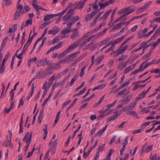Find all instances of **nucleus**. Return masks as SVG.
<instances>
[{
    "label": "nucleus",
    "mask_w": 160,
    "mask_h": 160,
    "mask_svg": "<svg viewBox=\"0 0 160 160\" xmlns=\"http://www.w3.org/2000/svg\"><path fill=\"white\" fill-rule=\"evenodd\" d=\"M69 7H67L65 9L62 11L61 12L57 14H48L44 16V20L45 21H47L53 18L55 16H62L68 10Z\"/></svg>",
    "instance_id": "nucleus-1"
},
{
    "label": "nucleus",
    "mask_w": 160,
    "mask_h": 160,
    "mask_svg": "<svg viewBox=\"0 0 160 160\" xmlns=\"http://www.w3.org/2000/svg\"><path fill=\"white\" fill-rule=\"evenodd\" d=\"M61 66L59 63H57L54 64L53 67L51 69L47 68L45 70L43 73L46 77L47 76H49L51 74L52 71V69H58L60 68Z\"/></svg>",
    "instance_id": "nucleus-2"
},
{
    "label": "nucleus",
    "mask_w": 160,
    "mask_h": 160,
    "mask_svg": "<svg viewBox=\"0 0 160 160\" xmlns=\"http://www.w3.org/2000/svg\"><path fill=\"white\" fill-rule=\"evenodd\" d=\"M93 32H93L92 31H91L88 32L87 33L84 34L82 37L79 38L78 40L72 43V44L75 48H77L78 46L79 43L81 42V41L83 40L85 38L88 37V36L91 35Z\"/></svg>",
    "instance_id": "nucleus-3"
},
{
    "label": "nucleus",
    "mask_w": 160,
    "mask_h": 160,
    "mask_svg": "<svg viewBox=\"0 0 160 160\" xmlns=\"http://www.w3.org/2000/svg\"><path fill=\"white\" fill-rule=\"evenodd\" d=\"M114 109H112L110 111L108 108H107L105 110H101L99 112V113L100 114L99 117H98V119H99L101 118H104L109 114L111 113V112H113Z\"/></svg>",
    "instance_id": "nucleus-4"
},
{
    "label": "nucleus",
    "mask_w": 160,
    "mask_h": 160,
    "mask_svg": "<svg viewBox=\"0 0 160 160\" xmlns=\"http://www.w3.org/2000/svg\"><path fill=\"white\" fill-rule=\"evenodd\" d=\"M73 12L72 9H70L69 10L67 13L62 18V20L64 21L63 23V24H65L66 22H69V21H70V19L71 18V17L73 15Z\"/></svg>",
    "instance_id": "nucleus-5"
},
{
    "label": "nucleus",
    "mask_w": 160,
    "mask_h": 160,
    "mask_svg": "<svg viewBox=\"0 0 160 160\" xmlns=\"http://www.w3.org/2000/svg\"><path fill=\"white\" fill-rule=\"evenodd\" d=\"M16 7L17 10L14 14V20H17L18 18L23 9V6L21 4L17 5Z\"/></svg>",
    "instance_id": "nucleus-6"
},
{
    "label": "nucleus",
    "mask_w": 160,
    "mask_h": 160,
    "mask_svg": "<svg viewBox=\"0 0 160 160\" xmlns=\"http://www.w3.org/2000/svg\"><path fill=\"white\" fill-rule=\"evenodd\" d=\"M147 43H148V42H143L141 44V46L138 49H135L133 50L131 52V53H132V54H133L134 53V52H135L139 51V50L142 49V48H143V52H142L143 53L144 52V50L145 49H147L148 48H149L151 46V44L147 45Z\"/></svg>",
    "instance_id": "nucleus-7"
},
{
    "label": "nucleus",
    "mask_w": 160,
    "mask_h": 160,
    "mask_svg": "<svg viewBox=\"0 0 160 160\" xmlns=\"http://www.w3.org/2000/svg\"><path fill=\"white\" fill-rule=\"evenodd\" d=\"M75 48H76L72 44L65 51L59 54L58 56V58H60L63 57L67 55V54L70 52L74 49Z\"/></svg>",
    "instance_id": "nucleus-8"
},
{
    "label": "nucleus",
    "mask_w": 160,
    "mask_h": 160,
    "mask_svg": "<svg viewBox=\"0 0 160 160\" xmlns=\"http://www.w3.org/2000/svg\"><path fill=\"white\" fill-rule=\"evenodd\" d=\"M32 133H30L28 132L26 133L23 139V141L25 142L26 144L30 145V144L32 138Z\"/></svg>",
    "instance_id": "nucleus-9"
},
{
    "label": "nucleus",
    "mask_w": 160,
    "mask_h": 160,
    "mask_svg": "<svg viewBox=\"0 0 160 160\" xmlns=\"http://www.w3.org/2000/svg\"><path fill=\"white\" fill-rule=\"evenodd\" d=\"M152 3V1H149L145 4L142 7L139 8L137 11V14H139L145 10H146Z\"/></svg>",
    "instance_id": "nucleus-10"
},
{
    "label": "nucleus",
    "mask_w": 160,
    "mask_h": 160,
    "mask_svg": "<svg viewBox=\"0 0 160 160\" xmlns=\"http://www.w3.org/2000/svg\"><path fill=\"white\" fill-rule=\"evenodd\" d=\"M147 144L146 143L142 147V151L140 152L141 155H142V154L143 152L147 153L151 151L153 147V145H150L147 147Z\"/></svg>",
    "instance_id": "nucleus-11"
},
{
    "label": "nucleus",
    "mask_w": 160,
    "mask_h": 160,
    "mask_svg": "<svg viewBox=\"0 0 160 160\" xmlns=\"http://www.w3.org/2000/svg\"><path fill=\"white\" fill-rule=\"evenodd\" d=\"M148 31V28H145L141 29L139 31L138 33V38L140 39L143 38H146V33Z\"/></svg>",
    "instance_id": "nucleus-12"
},
{
    "label": "nucleus",
    "mask_w": 160,
    "mask_h": 160,
    "mask_svg": "<svg viewBox=\"0 0 160 160\" xmlns=\"http://www.w3.org/2000/svg\"><path fill=\"white\" fill-rule=\"evenodd\" d=\"M148 61V60L144 62H143L140 66L139 68L138 69H137L136 70H135V71H133L132 72L131 74L132 75H135L138 73L140 72H142L144 70L146 69V68H145V67L144 65V64L145 63H146L147 61Z\"/></svg>",
    "instance_id": "nucleus-13"
},
{
    "label": "nucleus",
    "mask_w": 160,
    "mask_h": 160,
    "mask_svg": "<svg viewBox=\"0 0 160 160\" xmlns=\"http://www.w3.org/2000/svg\"><path fill=\"white\" fill-rule=\"evenodd\" d=\"M79 19V18L78 16L71 17L70 21L67 23V25L68 27L71 26L76 21H78Z\"/></svg>",
    "instance_id": "nucleus-14"
},
{
    "label": "nucleus",
    "mask_w": 160,
    "mask_h": 160,
    "mask_svg": "<svg viewBox=\"0 0 160 160\" xmlns=\"http://www.w3.org/2000/svg\"><path fill=\"white\" fill-rule=\"evenodd\" d=\"M135 11V9H131L129 10V11H128L126 12L123 15L121 16H120V18L121 20L125 21L127 20V18L126 17L131 13L132 12H134Z\"/></svg>",
    "instance_id": "nucleus-15"
},
{
    "label": "nucleus",
    "mask_w": 160,
    "mask_h": 160,
    "mask_svg": "<svg viewBox=\"0 0 160 160\" xmlns=\"http://www.w3.org/2000/svg\"><path fill=\"white\" fill-rule=\"evenodd\" d=\"M97 11V10H95L92 12L88 14L85 18V21L87 22H88L91 20L93 17L96 14Z\"/></svg>",
    "instance_id": "nucleus-16"
},
{
    "label": "nucleus",
    "mask_w": 160,
    "mask_h": 160,
    "mask_svg": "<svg viewBox=\"0 0 160 160\" xmlns=\"http://www.w3.org/2000/svg\"><path fill=\"white\" fill-rule=\"evenodd\" d=\"M47 61L46 58L39 60L37 62L36 64L38 67L44 66L47 64Z\"/></svg>",
    "instance_id": "nucleus-17"
},
{
    "label": "nucleus",
    "mask_w": 160,
    "mask_h": 160,
    "mask_svg": "<svg viewBox=\"0 0 160 160\" xmlns=\"http://www.w3.org/2000/svg\"><path fill=\"white\" fill-rule=\"evenodd\" d=\"M79 33L78 29L77 28H75L73 31L70 38L73 40H74L75 38H78L79 37Z\"/></svg>",
    "instance_id": "nucleus-18"
},
{
    "label": "nucleus",
    "mask_w": 160,
    "mask_h": 160,
    "mask_svg": "<svg viewBox=\"0 0 160 160\" xmlns=\"http://www.w3.org/2000/svg\"><path fill=\"white\" fill-rule=\"evenodd\" d=\"M32 18H31L27 20L26 23L24 22L22 23L21 26V30H22L25 27H28L29 25H31L32 23Z\"/></svg>",
    "instance_id": "nucleus-19"
},
{
    "label": "nucleus",
    "mask_w": 160,
    "mask_h": 160,
    "mask_svg": "<svg viewBox=\"0 0 160 160\" xmlns=\"http://www.w3.org/2000/svg\"><path fill=\"white\" fill-rule=\"evenodd\" d=\"M57 139L54 140L50 148V150L51 151V152H52V154H54L55 153L57 144Z\"/></svg>",
    "instance_id": "nucleus-20"
},
{
    "label": "nucleus",
    "mask_w": 160,
    "mask_h": 160,
    "mask_svg": "<svg viewBox=\"0 0 160 160\" xmlns=\"http://www.w3.org/2000/svg\"><path fill=\"white\" fill-rule=\"evenodd\" d=\"M61 30L60 28L58 27H56L53 28L52 30H50L48 32L49 34L52 35H55Z\"/></svg>",
    "instance_id": "nucleus-21"
},
{
    "label": "nucleus",
    "mask_w": 160,
    "mask_h": 160,
    "mask_svg": "<svg viewBox=\"0 0 160 160\" xmlns=\"http://www.w3.org/2000/svg\"><path fill=\"white\" fill-rule=\"evenodd\" d=\"M46 77L44 73L42 72H39L37 74L36 76L32 78V80L36 79H41L45 78Z\"/></svg>",
    "instance_id": "nucleus-22"
},
{
    "label": "nucleus",
    "mask_w": 160,
    "mask_h": 160,
    "mask_svg": "<svg viewBox=\"0 0 160 160\" xmlns=\"http://www.w3.org/2000/svg\"><path fill=\"white\" fill-rule=\"evenodd\" d=\"M124 38V36H123L117 39H115L114 41L112 42V46L115 48V46L122 41Z\"/></svg>",
    "instance_id": "nucleus-23"
},
{
    "label": "nucleus",
    "mask_w": 160,
    "mask_h": 160,
    "mask_svg": "<svg viewBox=\"0 0 160 160\" xmlns=\"http://www.w3.org/2000/svg\"><path fill=\"white\" fill-rule=\"evenodd\" d=\"M92 39L93 38L91 36L87 39H84L82 41V42L80 44V47L81 48L82 47Z\"/></svg>",
    "instance_id": "nucleus-24"
},
{
    "label": "nucleus",
    "mask_w": 160,
    "mask_h": 160,
    "mask_svg": "<svg viewBox=\"0 0 160 160\" xmlns=\"http://www.w3.org/2000/svg\"><path fill=\"white\" fill-rule=\"evenodd\" d=\"M128 61H127L124 62H121L119 63L117 67V69L119 70H122L128 64Z\"/></svg>",
    "instance_id": "nucleus-25"
},
{
    "label": "nucleus",
    "mask_w": 160,
    "mask_h": 160,
    "mask_svg": "<svg viewBox=\"0 0 160 160\" xmlns=\"http://www.w3.org/2000/svg\"><path fill=\"white\" fill-rule=\"evenodd\" d=\"M111 38H108L102 40L99 43V46L100 47L105 45L108 44L110 41Z\"/></svg>",
    "instance_id": "nucleus-26"
},
{
    "label": "nucleus",
    "mask_w": 160,
    "mask_h": 160,
    "mask_svg": "<svg viewBox=\"0 0 160 160\" xmlns=\"http://www.w3.org/2000/svg\"><path fill=\"white\" fill-rule=\"evenodd\" d=\"M85 2H84V0L83 2H79L76 3L75 5L76 6L75 8H78L80 9H82L84 7Z\"/></svg>",
    "instance_id": "nucleus-27"
},
{
    "label": "nucleus",
    "mask_w": 160,
    "mask_h": 160,
    "mask_svg": "<svg viewBox=\"0 0 160 160\" xmlns=\"http://www.w3.org/2000/svg\"><path fill=\"white\" fill-rule=\"evenodd\" d=\"M108 126V125H107L102 129L101 130L99 131L97 133H96L95 134V136H98L99 137H101L106 131Z\"/></svg>",
    "instance_id": "nucleus-28"
},
{
    "label": "nucleus",
    "mask_w": 160,
    "mask_h": 160,
    "mask_svg": "<svg viewBox=\"0 0 160 160\" xmlns=\"http://www.w3.org/2000/svg\"><path fill=\"white\" fill-rule=\"evenodd\" d=\"M106 86L105 83H103L99 84L96 87H95L92 90V91H93L98 89H102L104 88Z\"/></svg>",
    "instance_id": "nucleus-29"
},
{
    "label": "nucleus",
    "mask_w": 160,
    "mask_h": 160,
    "mask_svg": "<svg viewBox=\"0 0 160 160\" xmlns=\"http://www.w3.org/2000/svg\"><path fill=\"white\" fill-rule=\"evenodd\" d=\"M68 28H66L62 31L61 33L63 35L67 34L71 32V26L68 27Z\"/></svg>",
    "instance_id": "nucleus-30"
},
{
    "label": "nucleus",
    "mask_w": 160,
    "mask_h": 160,
    "mask_svg": "<svg viewBox=\"0 0 160 160\" xmlns=\"http://www.w3.org/2000/svg\"><path fill=\"white\" fill-rule=\"evenodd\" d=\"M79 53V52H77L73 53L71 54H70L68 58L69 60H73L77 56V55Z\"/></svg>",
    "instance_id": "nucleus-31"
},
{
    "label": "nucleus",
    "mask_w": 160,
    "mask_h": 160,
    "mask_svg": "<svg viewBox=\"0 0 160 160\" xmlns=\"http://www.w3.org/2000/svg\"><path fill=\"white\" fill-rule=\"evenodd\" d=\"M146 95L145 93L143 92L139 93L138 95L136 98L135 100L138 101L144 98Z\"/></svg>",
    "instance_id": "nucleus-32"
},
{
    "label": "nucleus",
    "mask_w": 160,
    "mask_h": 160,
    "mask_svg": "<svg viewBox=\"0 0 160 160\" xmlns=\"http://www.w3.org/2000/svg\"><path fill=\"white\" fill-rule=\"evenodd\" d=\"M130 9V7L122 8L120 10H119L118 12L117 13L119 14H121L125 12L129 11Z\"/></svg>",
    "instance_id": "nucleus-33"
},
{
    "label": "nucleus",
    "mask_w": 160,
    "mask_h": 160,
    "mask_svg": "<svg viewBox=\"0 0 160 160\" xmlns=\"http://www.w3.org/2000/svg\"><path fill=\"white\" fill-rule=\"evenodd\" d=\"M98 5L101 9H103L109 5V2H107L104 3L102 2H99L98 3Z\"/></svg>",
    "instance_id": "nucleus-34"
},
{
    "label": "nucleus",
    "mask_w": 160,
    "mask_h": 160,
    "mask_svg": "<svg viewBox=\"0 0 160 160\" xmlns=\"http://www.w3.org/2000/svg\"><path fill=\"white\" fill-rule=\"evenodd\" d=\"M32 5L33 7V8L35 9H39L40 6H38L37 4V2L36 0H33Z\"/></svg>",
    "instance_id": "nucleus-35"
},
{
    "label": "nucleus",
    "mask_w": 160,
    "mask_h": 160,
    "mask_svg": "<svg viewBox=\"0 0 160 160\" xmlns=\"http://www.w3.org/2000/svg\"><path fill=\"white\" fill-rule=\"evenodd\" d=\"M104 34L102 31H101L96 34L92 35L91 36L92 38L97 39L99 37L102 36Z\"/></svg>",
    "instance_id": "nucleus-36"
},
{
    "label": "nucleus",
    "mask_w": 160,
    "mask_h": 160,
    "mask_svg": "<svg viewBox=\"0 0 160 160\" xmlns=\"http://www.w3.org/2000/svg\"><path fill=\"white\" fill-rule=\"evenodd\" d=\"M17 29V25L16 24L14 25L12 27L10 28L9 29L8 32L11 33L13 32H15Z\"/></svg>",
    "instance_id": "nucleus-37"
},
{
    "label": "nucleus",
    "mask_w": 160,
    "mask_h": 160,
    "mask_svg": "<svg viewBox=\"0 0 160 160\" xmlns=\"http://www.w3.org/2000/svg\"><path fill=\"white\" fill-rule=\"evenodd\" d=\"M160 43V38L158 39L156 42L154 43L151 47V50L152 52L154 50L156 47Z\"/></svg>",
    "instance_id": "nucleus-38"
},
{
    "label": "nucleus",
    "mask_w": 160,
    "mask_h": 160,
    "mask_svg": "<svg viewBox=\"0 0 160 160\" xmlns=\"http://www.w3.org/2000/svg\"><path fill=\"white\" fill-rule=\"evenodd\" d=\"M104 55H101L98 57L96 60L95 62L97 64H99L104 58Z\"/></svg>",
    "instance_id": "nucleus-39"
},
{
    "label": "nucleus",
    "mask_w": 160,
    "mask_h": 160,
    "mask_svg": "<svg viewBox=\"0 0 160 160\" xmlns=\"http://www.w3.org/2000/svg\"><path fill=\"white\" fill-rule=\"evenodd\" d=\"M150 160H160V157L157 154H155L153 156H150Z\"/></svg>",
    "instance_id": "nucleus-40"
},
{
    "label": "nucleus",
    "mask_w": 160,
    "mask_h": 160,
    "mask_svg": "<svg viewBox=\"0 0 160 160\" xmlns=\"http://www.w3.org/2000/svg\"><path fill=\"white\" fill-rule=\"evenodd\" d=\"M121 54L119 50H118V49L115 51L112 52L111 53V55H113V57H116Z\"/></svg>",
    "instance_id": "nucleus-41"
},
{
    "label": "nucleus",
    "mask_w": 160,
    "mask_h": 160,
    "mask_svg": "<svg viewBox=\"0 0 160 160\" xmlns=\"http://www.w3.org/2000/svg\"><path fill=\"white\" fill-rule=\"evenodd\" d=\"M43 115L44 114L43 112L40 111L38 117V122L39 123L42 122Z\"/></svg>",
    "instance_id": "nucleus-42"
},
{
    "label": "nucleus",
    "mask_w": 160,
    "mask_h": 160,
    "mask_svg": "<svg viewBox=\"0 0 160 160\" xmlns=\"http://www.w3.org/2000/svg\"><path fill=\"white\" fill-rule=\"evenodd\" d=\"M43 130L44 131V135L43 138V140H45L46 138L48 133V127L47 125H45V128L43 129Z\"/></svg>",
    "instance_id": "nucleus-43"
},
{
    "label": "nucleus",
    "mask_w": 160,
    "mask_h": 160,
    "mask_svg": "<svg viewBox=\"0 0 160 160\" xmlns=\"http://www.w3.org/2000/svg\"><path fill=\"white\" fill-rule=\"evenodd\" d=\"M10 52H8L5 55V57L4 58L2 64L5 65L6 62L8 59L10 55Z\"/></svg>",
    "instance_id": "nucleus-44"
},
{
    "label": "nucleus",
    "mask_w": 160,
    "mask_h": 160,
    "mask_svg": "<svg viewBox=\"0 0 160 160\" xmlns=\"http://www.w3.org/2000/svg\"><path fill=\"white\" fill-rule=\"evenodd\" d=\"M32 33V31H31L29 35V38L27 42V44H28V46H29L30 44L32 42L34 37H35L33 35H32L31 37H30V36L31 35Z\"/></svg>",
    "instance_id": "nucleus-45"
},
{
    "label": "nucleus",
    "mask_w": 160,
    "mask_h": 160,
    "mask_svg": "<svg viewBox=\"0 0 160 160\" xmlns=\"http://www.w3.org/2000/svg\"><path fill=\"white\" fill-rule=\"evenodd\" d=\"M118 117V115H117L116 114L115 115L111 116L109 117L107 120V122H110L112 120H114L117 119Z\"/></svg>",
    "instance_id": "nucleus-46"
},
{
    "label": "nucleus",
    "mask_w": 160,
    "mask_h": 160,
    "mask_svg": "<svg viewBox=\"0 0 160 160\" xmlns=\"http://www.w3.org/2000/svg\"><path fill=\"white\" fill-rule=\"evenodd\" d=\"M112 9H109L103 15V17L106 20L109 15V14L112 12Z\"/></svg>",
    "instance_id": "nucleus-47"
},
{
    "label": "nucleus",
    "mask_w": 160,
    "mask_h": 160,
    "mask_svg": "<svg viewBox=\"0 0 160 160\" xmlns=\"http://www.w3.org/2000/svg\"><path fill=\"white\" fill-rule=\"evenodd\" d=\"M138 27V25H136L133 26L131 29H129L128 32L129 33H131L134 32L136 31Z\"/></svg>",
    "instance_id": "nucleus-48"
},
{
    "label": "nucleus",
    "mask_w": 160,
    "mask_h": 160,
    "mask_svg": "<svg viewBox=\"0 0 160 160\" xmlns=\"http://www.w3.org/2000/svg\"><path fill=\"white\" fill-rule=\"evenodd\" d=\"M87 67V66H84L82 68L80 72L79 76L80 77H82L85 74L84 71Z\"/></svg>",
    "instance_id": "nucleus-49"
},
{
    "label": "nucleus",
    "mask_w": 160,
    "mask_h": 160,
    "mask_svg": "<svg viewBox=\"0 0 160 160\" xmlns=\"http://www.w3.org/2000/svg\"><path fill=\"white\" fill-rule=\"evenodd\" d=\"M117 102V100L114 101L112 103L107 104L106 105V107L109 110H110V108L114 106L115 105Z\"/></svg>",
    "instance_id": "nucleus-50"
},
{
    "label": "nucleus",
    "mask_w": 160,
    "mask_h": 160,
    "mask_svg": "<svg viewBox=\"0 0 160 160\" xmlns=\"http://www.w3.org/2000/svg\"><path fill=\"white\" fill-rule=\"evenodd\" d=\"M128 48V46L127 45L123 48V47H119V48H118V49L119 50L120 52L122 54Z\"/></svg>",
    "instance_id": "nucleus-51"
},
{
    "label": "nucleus",
    "mask_w": 160,
    "mask_h": 160,
    "mask_svg": "<svg viewBox=\"0 0 160 160\" xmlns=\"http://www.w3.org/2000/svg\"><path fill=\"white\" fill-rule=\"evenodd\" d=\"M55 78H56V77L54 75H52L49 78L48 81V83L50 85H51L53 82L55 80Z\"/></svg>",
    "instance_id": "nucleus-52"
},
{
    "label": "nucleus",
    "mask_w": 160,
    "mask_h": 160,
    "mask_svg": "<svg viewBox=\"0 0 160 160\" xmlns=\"http://www.w3.org/2000/svg\"><path fill=\"white\" fill-rule=\"evenodd\" d=\"M113 113L116 114L118 116L120 115L123 112L125 111H124L122 110V109H121L120 111H118L117 109H113Z\"/></svg>",
    "instance_id": "nucleus-53"
},
{
    "label": "nucleus",
    "mask_w": 160,
    "mask_h": 160,
    "mask_svg": "<svg viewBox=\"0 0 160 160\" xmlns=\"http://www.w3.org/2000/svg\"><path fill=\"white\" fill-rule=\"evenodd\" d=\"M114 152V150L111 149L109 152H108L107 156V158H106V160H111L110 157L111 156L112 152Z\"/></svg>",
    "instance_id": "nucleus-54"
},
{
    "label": "nucleus",
    "mask_w": 160,
    "mask_h": 160,
    "mask_svg": "<svg viewBox=\"0 0 160 160\" xmlns=\"http://www.w3.org/2000/svg\"><path fill=\"white\" fill-rule=\"evenodd\" d=\"M133 70L131 66L128 67L124 70V74H127L129 72Z\"/></svg>",
    "instance_id": "nucleus-55"
},
{
    "label": "nucleus",
    "mask_w": 160,
    "mask_h": 160,
    "mask_svg": "<svg viewBox=\"0 0 160 160\" xmlns=\"http://www.w3.org/2000/svg\"><path fill=\"white\" fill-rule=\"evenodd\" d=\"M62 43H63L62 42H60L58 44L56 45L55 46L53 47L52 48H53L54 50L60 48L62 44Z\"/></svg>",
    "instance_id": "nucleus-56"
},
{
    "label": "nucleus",
    "mask_w": 160,
    "mask_h": 160,
    "mask_svg": "<svg viewBox=\"0 0 160 160\" xmlns=\"http://www.w3.org/2000/svg\"><path fill=\"white\" fill-rule=\"evenodd\" d=\"M143 130V129H142L141 128H139L138 129L134 130L132 132V133L134 134L139 133L142 132Z\"/></svg>",
    "instance_id": "nucleus-57"
},
{
    "label": "nucleus",
    "mask_w": 160,
    "mask_h": 160,
    "mask_svg": "<svg viewBox=\"0 0 160 160\" xmlns=\"http://www.w3.org/2000/svg\"><path fill=\"white\" fill-rule=\"evenodd\" d=\"M126 114L134 116H136L137 115V113L135 111H132L127 112Z\"/></svg>",
    "instance_id": "nucleus-58"
},
{
    "label": "nucleus",
    "mask_w": 160,
    "mask_h": 160,
    "mask_svg": "<svg viewBox=\"0 0 160 160\" xmlns=\"http://www.w3.org/2000/svg\"><path fill=\"white\" fill-rule=\"evenodd\" d=\"M84 57L83 56H81L78 57L74 61V63L76 64L79 62L80 61H81L82 59Z\"/></svg>",
    "instance_id": "nucleus-59"
},
{
    "label": "nucleus",
    "mask_w": 160,
    "mask_h": 160,
    "mask_svg": "<svg viewBox=\"0 0 160 160\" xmlns=\"http://www.w3.org/2000/svg\"><path fill=\"white\" fill-rule=\"evenodd\" d=\"M118 75L117 72H116L114 74L112 75H111L108 78V80H111L112 79L115 78Z\"/></svg>",
    "instance_id": "nucleus-60"
},
{
    "label": "nucleus",
    "mask_w": 160,
    "mask_h": 160,
    "mask_svg": "<svg viewBox=\"0 0 160 160\" xmlns=\"http://www.w3.org/2000/svg\"><path fill=\"white\" fill-rule=\"evenodd\" d=\"M138 101H136L133 102L131 103L129 105L131 108L132 109L133 108L135 107L137 104V102Z\"/></svg>",
    "instance_id": "nucleus-61"
},
{
    "label": "nucleus",
    "mask_w": 160,
    "mask_h": 160,
    "mask_svg": "<svg viewBox=\"0 0 160 160\" xmlns=\"http://www.w3.org/2000/svg\"><path fill=\"white\" fill-rule=\"evenodd\" d=\"M8 39V37H5L3 39L1 44V47H4L7 42V41Z\"/></svg>",
    "instance_id": "nucleus-62"
},
{
    "label": "nucleus",
    "mask_w": 160,
    "mask_h": 160,
    "mask_svg": "<svg viewBox=\"0 0 160 160\" xmlns=\"http://www.w3.org/2000/svg\"><path fill=\"white\" fill-rule=\"evenodd\" d=\"M105 144H103L100 146L98 148V151L97 152H101L103 151L104 148H105Z\"/></svg>",
    "instance_id": "nucleus-63"
},
{
    "label": "nucleus",
    "mask_w": 160,
    "mask_h": 160,
    "mask_svg": "<svg viewBox=\"0 0 160 160\" xmlns=\"http://www.w3.org/2000/svg\"><path fill=\"white\" fill-rule=\"evenodd\" d=\"M93 42H91L89 44H88L85 45L84 47V49L85 50L88 49L92 47V45H93Z\"/></svg>",
    "instance_id": "nucleus-64"
}]
</instances>
